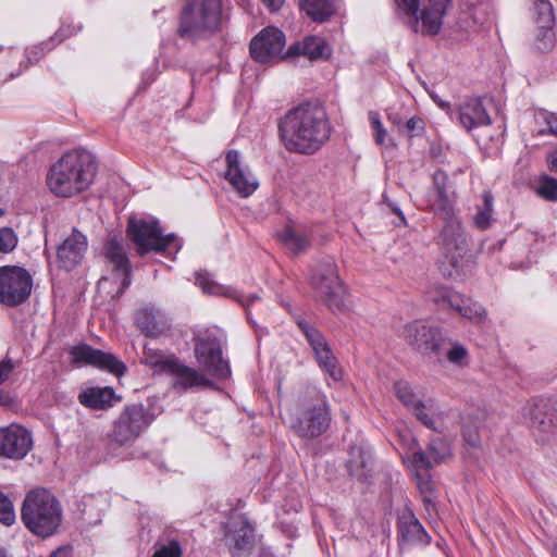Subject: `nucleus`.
Here are the masks:
<instances>
[{
    "instance_id": "nucleus-62",
    "label": "nucleus",
    "mask_w": 557,
    "mask_h": 557,
    "mask_svg": "<svg viewBox=\"0 0 557 557\" xmlns=\"http://www.w3.org/2000/svg\"><path fill=\"white\" fill-rule=\"evenodd\" d=\"M389 120L397 126L401 124V119L397 114H389Z\"/></svg>"
},
{
    "instance_id": "nucleus-55",
    "label": "nucleus",
    "mask_w": 557,
    "mask_h": 557,
    "mask_svg": "<svg viewBox=\"0 0 557 557\" xmlns=\"http://www.w3.org/2000/svg\"><path fill=\"white\" fill-rule=\"evenodd\" d=\"M424 121L419 116L407 120L405 127L410 136L420 135L424 131Z\"/></svg>"
},
{
    "instance_id": "nucleus-41",
    "label": "nucleus",
    "mask_w": 557,
    "mask_h": 557,
    "mask_svg": "<svg viewBox=\"0 0 557 557\" xmlns=\"http://www.w3.org/2000/svg\"><path fill=\"white\" fill-rule=\"evenodd\" d=\"M369 121L373 131V138L376 145L386 147L387 143H393V139L388 136L386 128L383 126L380 115L375 111L369 112Z\"/></svg>"
},
{
    "instance_id": "nucleus-14",
    "label": "nucleus",
    "mask_w": 557,
    "mask_h": 557,
    "mask_svg": "<svg viewBox=\"0 0 557 557\" xmlns=\"http://www.w3.org/2000/svg\"><path fill=\"white\" fill-rule=\"evenodd\" d=\"M69 355L71 362L78 367L90 366L117 377L125 375L127 372L126 364L112 352L94 348L86 343L71 347Z\"/></svg>"
},
{
    "instance_id": "nucleus-25",
    "label": "nucleus",
    "mask_w": 557,
    "mask_h": 557,
    "mask_svg": "<svg viewBox=\"0 0 557 557\" xmlns=\"http://www.w3.org/2000/svg\"><path fill=\"white\" fill-rule=\"evenodd\" d=\"M77 398L81 405L91 410H107L122 400V396L111 386L88 387L82 391Z\"/></svg>"
},
{
    "instance_id": "nucleus-3",
    "label": "nucleus",
    "mask_w": 557,
    "mask_h": 557,
    "mask_svg": "<svg viewBox=\"0 0 557 557\" xmlns=\"http://www.w3.org/2000/svg\"><path fill=\"white\" fill-rule=\"evenodd\" d=\"M62 508L55 496L44 487L29 491L22 504L21 520L34 535L47 539L62 522Z\"/></svg>"
},
{
    "instance_id": "nucleus-52",
    "label": "nucleus",
    "mask_w": 557,
    "mask_h": 557,
    "mask_svg": "<svg viewBox=\"0 0 557 557\" xmlns=\"http://www.w3.org/2000/svg\"><path fill=\"white\" fill-rule=\"evenodd\" d=\"M144 355L146 359V363L152 367H159L161 371L166 372V368L163 364L164 361L170 359H176V357H164L162 354H159L147 346L144 347Z\"/></svg>"
},
{
    "instance_id": "nucleus-48",
    "label": "nucleus",
    "mask_w": 557,
    "mask_h": 557,
    "mask_svg": "<svg viewBox=\"0 0 557 557\" xmlns=\"http://www.w3.org/2000/svg\"><path fill=\"white\" fill-rule=\"evenodd\" d=\"M17 245V236L11 227L0 228V252H11Z\"/></svg>"
},
{
    "instance_id": "nucleus-33",
    "label": "nucleus",
    "mask_w": 557,
    "mask_h": 557,
    "mask_svg": "<svg viewBox=\"0 0 557 557\" xmlns=\"http://www.w3.org/2000/svg\"><path fill=\"white\" fill-rule=\"evenodd\" d=\"M315 359L320 368L326 372L334 381L343 379V370L338 364L337 358L334 356L330 345L314 351Z\"/></svg>"
},
{
    "instance_id": "nucleus-31",
    "label": "nucleus",
    "mask_w": 557,
    "mask_h": 557,
    "mask_svg": "<svg viewBox=\"0 0 557 557\" xmlns=\"http://www.w3.org/2000/svg\"><path fill=\"white\" fill-rule=\"evenodd\" d=\"M277 238L294 256L305 252L311 245V238L307 234L288 225L277 233Z\"/></svg>"
},
{
    "instance_id": "nucleus-27",
    "label": "nucleus",
    "mask_w": 557,
    "mask_h": 557,
    "mask_svg": "<svg viewBox=\"0 0 557 557\" xmlns=\"http://www.w3.org/2000/svg\"><path fill=\"white\" fill-rule=\"evenodd\" d=\"M397 530L400 540L408 544L429 545L431 536L424 530L423 525L416 518L411 510L404 512L397 522Z\"/></svg>"
},
{
    "instance_id": "nucleus-6",
    "label": "nucleus",
    "mask_w": 557,
    "mask_h": 557,
    "mask_svg": "<svg viewBox=\"0 0 557 557\" xmlns=\"http://www.w3.org/2000/svg\"><path fill=\"white\" fill-rule=\"evenodd\" d=\"M332 412L326 396L320 391L307 389L290 422L292 430L304 440L318 438L330 429Z\"/></svg>"
},
{
    "instance_id": "nucleus-35",
    "label": "nucleus",
    "mask_w": 557,
    "mask_h": 557,
    "mask_svg": "<svg viewBox=\"0 0 557 557\" xmlns=\"http://www.w3.org/2000/svg\"><path fill=\"white\" fill-rule=\"evenodd\" d=\"M135 324L148 337H158L162 333V327L158 322L152 310L140 309L135 317Z\"/></svg>"
},
{
    "instance_id": "nucleus-8",
    "label": "nucleus",
    "mask_w": 557,
    "mask_h": 557,
    "mask_svg": "<svg viewBox=\"0 0 557 557\" xmlns=\"http://www.w3.org/2000/svg\"><path fill=\"white\" fill-rule=\"evenodd\" d=\"M126 236L134 245L139 257L150 252L163 253L170 248H181L175 234L164 235L160 222L156 219L146 220L132 216L127 221Z\"/></svg>"
},
{
    "instance_id": "nucleus-47",
    "label": "nucleus",
    "mask_w": 557,
    "mask_h": 557,
    "mask_svg": "<svg viewBox=\"0 0 557 557\" xmlns=\"http://www.w3.org/2000/svg\"><path fill=\"white\" fill-rule=\"evenodd\" d=\"M15 520L13 504L10 498L0 492V522L11 525Z\"/></svg>"
},
{
    "instance_id": "nucleus-34",
    "label": "nucleus",
    "mask_w": 557,
    "mask_h": 557,
    "mask_svg": "<svg viewBox=\"0 0 557 557\" xmlns=\"http://www.w3.org/2000/svg\"><path fill=\"white\" fill-rule=\"evenodd\" d=\"M483 203L478 207V211L473 216V224L480 231H485L492 226L493 222V202L494 197L490 190L482 194Z\"/></svg>"
},
{
    "instance_id": "nucleus-15",
    "label": "nucleus",
    "mask_w": 557,
    "mask_h": 557,
    "mask_svg": "<svg viewBox=\"0 0 557 557\" xmlns=\"http://www.w3.org/2000/svg\"><path fill=\"white\" fill-rule=\"evenodd\" d=\"M529 425L541 433H557V399L535 397L523 407Z\"/></svg>"
},
{
    "instance_id": "nucleus-37",
    "label": "nucleus",
    "mask_w": 557,
    "mask_h": 557,
    "mask_svg": "<svg viewBox=\"0 0 557 557\" xmlns=\"http://www.w3.org/2000/svg\"><path fill=\"white\" fill-rule=\"evenodd\" d=\"M444 357L447 361L458 368H467L470 363V356L468 349L459 342H453L449 338V344L445 349Z\"/></svg>"
},
{
    "instance_id": "nucleus-44",
    "label": "nucleus",
    "mask_w": 557,
    "mask_h": 557,
    "mask_svg": "<svg viewBox=\"0 0 557 557\" xmlns=\"http://www.w3.org/2000/svg\"><path fill=\"white\" fill-rule=\"evenodd\" d=\"M183 549L178 541L171 540L168 543L160 541L154 544V553L151 557H182Z\"/></svg>"
},
{
    "instance_id": "nucleus-1",
    "label": "nucleus",
    "mask_w": 557,
    "mask_h": 557,
    "mask_svg": "<svg viewBox=\"0 0 557 557\" xmlns=\"http://www.w3.org/2000/svg\"><path fill=\"white\" fill-rule=\"evenodd\" d=\"M332 125L323 107H293L278 122L280 138L289 152L313 154L324 146Z\"/></svg>"
},
{
    "instance_id": "nucleus-17",
    "label": "nucleus",
    "mask_w": 557,
    "mask_h": 557,
    "mask_svg": "<svg viewBox=\"0 0 557 557\" xmlns=\"http://www.w3.org/2000/svg\"><path fill=\"white\" fill-rule=\"evenodd\" d=\"M33 448L32 433L24 426L11 424L0 428V457L23 459Z\"/></svg>"
},
{
    "instance_id": "nucleus-42",
    "label": "nucleus",
    "mask_w": 557,
    "mask_h": 557,
    "mask_svg": "<svg viewBox=\"0 0 557 557\" xmlns=\"http://www.w3.org/2000/svg\"><path fill=\"white\" fill-rule=\"evenodd\" d=\"M537 27L553 26V7L548 0H536L534 3Z\"/></svg>"
},
{
    "instance_id": "nucleus-2",
    "label": "nucleus",
    "mask_w": 557,
    "mask_h": 557,
    "mask_svg": "<svg viewBox=\"0 0 557 557\" xmlns=\"http://www.w3.org/2000/svg\"><path fill=\"white\" fill-rule=\"evenodd\" d=\"M94 156L85 149L64 152L47 174V186L61 198H71L87 190L97 174Z\"/></svg>"
},
{
    "instance_id": "nucleus-46",
    "label": "nucleus",
    "mask_w": 557,
    "mask_h": 557,
    "mask_svg": "<svg viewBox=\"0 0 557 557\" xmlns=\"http://www.w3.org/2000/svg\"><path fill=\"white\" fill-rule=\"evenodd\" d=\"M416 481L417 487L423 495V500L429 502V497L433 494V483L431 481V475L429 474V471L416 470Z\"/></svg>"
},
{
    "instance_id": "nucleus-54",
    "label": "nucleus",
    "mask_w": 557,
    "mask_h": 557,
    "mask_svg": "<svg viewBox=\"0 0 557 557\" xmlns=\"http://www.w3.org/2000/svg\"><path fill=\"white\" fill-rule=\"evenodd\" d=\"M15 368L16 364L14 360L9 357H5L2 361H0V385L10 379Z\"/></svg>"
},
{
    "instance_id": "nucleus-12",
    "label": "nucleus",
    "mask_w": 557,
    "mask_h": 557,
    "mask_svg": "<svg viewBox=\"0 0 557 557\" xmlns=\"http://www.w3.org/2000/svg\"><path fill=\"white\" fill-rule=\"evenodd\" d=\"M33 277L23 267H0V304L15 308L26 302L32 294Z\"/></svg>"
},
{
    "instance_id": "nucleus-58",
    "label": "nucleus",
    "mask_w": 557,
    "mask_h": 557,
    "mask_svg": "<svg viewBox=\"0 0 557 557\" xmlns=\"http://www.w3.org/2000/svg\"><path fill=\"white\" fill-rule=\"evenodd\" d=\"M15 404V399L8 393L0 389V406L11 408Z\"/></svg>"
},
{
    "instance_id": "nucleus-63",
    "label": "nucleus",
    "mask_w": 557,
    "mask_h": 557,
    "mask_svg": "<svg viewBox=\"0 0 557 557\" xmlns=\"http://www.w3.org/2000/svg\"><path fill=\"white\" fill-rule=\"evenodd\" d=\"M392 210L394 213H396L400 218L403 223L406 222L404 213L398 208L394 207Z\"/></svg>"
},
{
    "instance_id": "nucleus-43",
    "label": "nucleus",
    "mask_w": 557,
    "mask_h": 557,
    "mask_svg": "<svg viewBox=\"0 0 557 557\" xmlns=\"http://www.w3.org/2000/svg\"><path fill=\"white\" fill-rule=\"evenodd\" d=\"M63 39L64 37L61 34L57 33L48 41H44L24 51L32 57L33 64L35 62H38L47 51H50L55 45L60 44Z\"/></svg>"
},
{
    "instance_id": "nucleus-57",
    "label": "nucleus",
    "mask_w": 557,
    "mask_h": 557,
    "mask_svg": "<svg viewBox=\"0 0 557 557\" xmlns=\"http://www.w3.org/2000/svg\"><path fill=\"white\" fill-rule=\"evenodd\" d=\"M546 163L550 172L557 173V145L547 152Z\"/></svg>"
},
{
    "instance_id": "nucleus-49",
    "label": "nucleus",
    "mask_w": 557,
    "mask_h": 557,
    "mask_svg": "<svg viewBox=\"0 0 557 557\" xmlns=\"http://www.w3.org/2000/svg\"><path fill=\"white\" fill-rule=\"evenodd\" d=\"M197 282L205 293L208 294H225L226 296L233 297L232 292L223 286L210 281L206 275L198 274Z\"/></svg>"
},
{
    "instance_id": "nucleus-59",
    "label": "nucleus",
    "mask_w": 557,
    "mask_h": 557,
    "mask_svg": "<svg viewBox=\"0 0 557 557\" xmlns=\"http://www.w3.org/2000/svg\"><path fill=\"white\" fill-rule=\"evenodd\" d=\"M50 557H72V548L70 546L59 547Z\"/></svg>"
},
{
    "instance_id": "nucleus-40",
    "label": "nucleus",
    "mask_w": 557,
    "mask_h": 557,
    "mask_svg": "<svg viewBox=\"0 0 557 557\" xmlns=\"http://www.w3.org/2000/svg\"><path fill=\"white\" fill-rule=\"evenodd\" d=\"M394 392L396 397L401 401V404L409 410H411L417 403H421V399L416 397L411 386L406 381H397L394 384Z\"/></svg>"
},
{
    "instance_id": "nucleus-24",
    "label": "nucleus",
    "mask_w": 557,
    "mask_h": 557,
    "mask_svg": "<svg viewBox=\"0 0 557 557\" xmlns=\"http://www.w3.org/2000/svg\"><path fill=\"white\" fill-rule=\"evenodd\" d=\"M166 373L176 376L175 385L186 391L197 386H211L213 383L197 370L185 366L178 358L170 359L163 362Z\"/></svg>"
},
{
    "instance_id": "nucleus-23",
    "label": "nucleus",
    "mask_w": 557,
    "mask_h": 557,
    "mask_svg": "<svg viewBox=\"0 0 557 557\" xmlns=\"http://www.w3.org/2000/svg\"><path fill=\"white\" fill-rule=\"evenodd\" d=\"M227 170L225 178L243 196H250L258 187V183L250 181L239 165V153L237 150H228L225 156Z\"/></svg>"
},
{
    "instance_id": "nucleus-5",
    "label": "nucleus",
    "mask_w": 557,
    "mask_h": 557,
    "mask_svg": "<svg viewBox=\"0 0 557 557\" xmlns=\"http://www.w3.org/2000/svg\"><path fill=\"white\" fill-rule=\"evenodd\" d=\"M438 238L445 257V262L441 267L443 275L453 280L471 275L475 269V259L469 249L461 223H445Z\"/></svg>"
},
{
    "instance_id": "nucleus-28",
    "label": "nucleus",
    "mask_w": 557,
    "mask_h": 557,
    "mask_svg": "<svg viewBox=\"0 0 557 557\" xmlns=\"http://www.w3.org/2000/svg\"><path fill=\"white\" fill-rule=\"evenodd\" d=\"M371 465L372 457L369 450L358 444L350 445L345 466L351 478L367 482L371 475Z\"/></svg>"
},
{
    "instance_id": "nucleus-53",
    "label": "nucleus",
    "mask_w": 557,
    "mask_h": 557,
    "mask_svg": "<svg viewBox=\"0 0 557 557\" xmlns=\"http://www.w3.org/2000/svg\"><path fill=\"white\" fill-rule=\"evenodd\" d=\"M536 119L543 121L547 125V132L552 135L557 136V114L549 112L545 109H541L536 113Z\"/></svg>"
},
{
    "instance_id": "nucleus-32",
    "label": "nucleus",
    "mask_w": 557,
    "mask_h": 557,
    "mask_svg": "<svg viewBox=\"0 0 557 557\" xmlns=\"http://www.w3.org/2000/svg\"><path fill=\"white\" fill-rule=\"evenodd\" d=\"M458 119L467 131L491 124L484 107H458Z\"/></svg>"
},
{
    "instance_id": "nucleus-56",
    "label": "nucleus",
    "mask_w": 557,
    "mask_h": 557,
    "mask_svg": "<svg viewBox=\"0 0 557 557\" xmlns=\"http://www.w3.org/2000/svg\"><path fill=\"white\" fill-rule=\"evenodd\" d=\"M462 437L465 442L471 447H478L480 445V435L476 430L466 426L462 429Z\"/></svg>"
},
{
    "instance_id": "nucleus-60",
    "label": "nucleus",
    "mask_w": 557,
    "mask_h": 557,
    "mask_svg": "<svg viewBox=\"0 0 557 557\" xmlns=\"http://www.w3.org/2000/svg\"><path fill=\"white\" fill-rule=\"evenodd\" d=\"M271 11L275 12L281 9L284 0H261Z\"/></svg>"
},
{
    "instance_id": "nucleus-38",
    "label": "nucleus",
    "mask_w": 557,
    "mask_h": 557,
    "mask_svg": "<svg viewBox=\"0 0 557 557\" xmlns=\"http://www.w3.org/2000/svg\"><path fill=\"white\" fill-rule=\"evenodd\" d=\"M297 325L306 336V339L312 348L313 352L329 345L325 336L308 321L298 320Z\"/></svg>"
},
{
    "instance_id": "nucleus-50",
    "label": "nucleus",
    "mask_w": 557,
    "mask_h": 557,
    "mask_svg": "<svg viewBox=\"0 0 557 557\" xmlns=\"http://www.w3.org/2000/svg\"><path fill=\"white\" fill-rule=\"evenodd\" d=\"M410 411L424 426L432 431L437 430L435 426V421L432 416L426 412V405L423 401L417 403Z\"/></svg>"
},
{
    "instance_id": "nucleus-11",
    "label": "nucleus",
    "mask_w": 557,
    "mask_h": 557,
    "mask_svg": "<svg viewBox=\"0 0 557 557\" xmlns=\"http://www.w3.org/2000/svg\"><path fill=\"white\" fill-rule=\"evenodd\" d=\"M398 11L408 16L411 28L417 32L421 18L423 33L436 35L451 0H395Z\"/></svg>"
},
{
    "instance_id": "nucleus-16",
    "label": "nucleus",
    "mask_w": 557,
    "mask_h": 557,
    "mask_svg": "<svg viewBox=\"0 0 557 557\" xmlns=\"http://www.w3.org/2000/svg\"><path fill=\"white\" fill-rule=\"evenodd\" d=\"M285 46V35L276 27H265L250 42V54L260 63H268L274 59L284 60L282 54Z\"/></svg>"
},
{
    "instance_id": "nucleus-64",
    "label": "nucleus",
    "mask_w": 557,
    "mask_h": 557,
    "mask_svg": "<svg viewBox=\"0 0 557 557\" xmlns=\"http://www.w3.org/2000/svg\"><path fill=\"white\" fill-rule=\"evenodd\" d=\"M0 557H7V555L3 550H0Z\"/></svg>"
},
{
    "instance_id": "nucleus-30",
    "label": "nucleus",
    "mask_w": 557,
    "mask_h": 557,
    "mask_svg": "<svg viewBox=\"0 0 557 557\" xmlns=\"http://www.w3.org/2000/svg\"><path fill=\"white\" fill-rule=\"evenodd\" d=\"M302 11L313 21L323 23L337 12L336 0H299Z\"/></svg>"
},
{
    "instance_id": "nucleus-10",
    "label": "nucleus",
    "mask_w": 557,
    "mask_h": 557,
    "mask_svg": "<svg viewBox=\"0 0 557 557\" xmlns=\"http://www.w3.org/2000/svg\"><path fill=\"white\" fill-rule=\"evenodd\" d=\"M310 285L317 299L321 300L333 312L346 310V286L342 282L337 265L333 259L326 258L318 261L310 275Z\"/></svg>"
},
{
    "instance_id": "nucleus-29",
    "label": "nucleus",
    "mask_w": 557,
    "mask_h": 557,
    "mask_svg": "<svg viewBox=\"0 0 557 557\" xmlns=\"http://www.w3.org/2000/svg\"><path fill=\"white\" fill-rule=\"evenodd\" d=\"M226 540L233 553L250 549L253 546L255 528L246 517H242L239 525L226 534Z\"/></svg>"
},
{
    "instance_id": "nucleus-4",
    "label": "nucleus",
    "mask_w": 557,
    "mask_h": 557,
    "mask_svg": "<svg viewBox=\"0 0 557 557\" xmlns=\"http://www.w3.org/2000/svg\"><path fill=\"white\" fill-rule=\"evenodd\" d=\"M222 0H186L180 16L177 35L184 39L210 36L223 23Z\"/></svg>"
},
{
    "instance_id": "nucleus-18",
    "label": "nucleus",
    "mask_w": 557,
    "mask_h": 557,
    "mask_svg": "<svg viewBox=\"0 0 557 557\" xmlns=\"http://www.w3.org/2000/svg\"><path fill=\"white\" fill-rule=\"evenodd\" d=\"M434 198L430 207L436 216L445 223L458 221L454 210L455 191H449V178L445 171L436 170L433 174Z\"/></svg>"
},
{
    "instance_id": "nucleus-61",
    "label": "nucleus",
    "mask_w": 557,
    "mask_h": 557,
    "mask_svg": "<svg viewBox=\"0 0 557 557\" xmlns=\"http://www.w3.org/2000/svg\"><path fill=\"white\" fill-rule=\"evenodd\" d=\"M239 302L243 304V306H246L248 307L250 302H252L255 299H258V296L257 295H252L250 296L246 301L240 298V297H237V296H234Z\"/></svg>"
},
{
    "instance_id": "nucleus-22",
    "label": "nucleus",
    "mask_w": 557,
    "mask_h": 557,
    "mask_svg": "<svg viewBox=\"0 0 557 557\" xmlns=\"http://www.w3.org/2000/svg\"><path fill=\"white\" fill-rule=\"evenodd\" d=\"M32 64V57L23 49L10 47L0 50V82L20 76Z\"/></svg>"
},
{
    "instance_id": "nucleus-20",
    "label": "nucleus",
    "mask_w": 557,
    "mask_h": 557,
    "mask_svg": "<svg viewBox=\"0 0 557 557\" xmlns=\"http://www.w3.org/2000/svg\"><path fill=\"white\" fill-rule=\"evenodd\" d=\"M103 253L107 260L113 264L114 272H121L123 278L121 287L116 293L120 297L129 287L132 282V263L125 248L117 237H111L103 246Z\"/></svg>"
},
{
    "instance_id": "nucleus-36",
    "label": "nucleus",
    "mask_w": 557,
    "mask_h": 557,
    "mask_svg": "<svg viewBox=\"0 0 557 557\" xmlns=\"http://www.w3.org/2000/svg\"><path fill=\"white\" fill-rule=\"evenodd\" d=\"M431 300L443 309H451L458 307L461 301V295L450 288L436 285L430 290Z\"/></svg>"
},
{
    "instance_id": "nucleus-9",
    "label": "nucleus",
    "mask_w": 557,
    "mask_h": 557,
    "mask_svg": "<svg viewBox=\"0 0 557 557\" xmlns=\"http://www.w3.org/2000/svg\"><path fill=\"white\" fill-rule=\"evenodd\" d=\"M403 337L407 345L421 357L438 363L443 362L449 337L438 325L414 320L404 326Z\"/></svg>"
},
{
    "instance_id": "nucleus-26",
    "label": "nucleus",
    "mask_w": 557,
    "mask_h": 557,
    "mask_svg": "<svg viewBox=\"0 0 557 557\" xmlns=\"http://www.w3.org/2000/svg\"><path fill=\"white\" fill-rule=\"evenodd\" d=\"M331 48L327 42L318 36H307L302 41L292 44L283 58L305 55L311 61L327 59L331 55Z\"/></svg>"
},
{
    "instance_id": "nucleus-51",
    "label": "nucleus",
    "mask_w": 557,
    "mask_h": 557,
    "mask_svg": "<svg viewBox=\"0 0 557 557\" xmlns=\"http://www.w3.org/2000/svg\"><path fill=\"white\" fill-rule=\"evenodd\" d=\"M453 310L458 312L461 317H465L469 320H480L483 317V312L480 307H472L467 304V301L461 296V301L458 307H453Z\"/></svg>"
},
{
    "instance_id": "nucleus-13",
    "label": "nucleus",
    "mask_w": 557,
    "mask_h": 557,
    "mask_svg": "<svg viewBox=\"0 0 557 557\" xmlns=\"http://www.w3.org/2000/svg\"><path fill=\"white\" fill-rule=\"evenodd\" d=\"M195 356L203 371L218 380H225L231 375L228 360L223 358L222 345L220 339L206 334L194 338Z\"/></svg>"
},
{
    "instance_id": "nucleus-21",
    "label": "nucleus",
    "mask_w": 557,
    "mask_h": 557,
    "mask_svg": "<svg viewBox=\"0 0 557 557\" xmlns=\"http://www.w3.org/2000/svg\"><path fill=\"white\" fill-rule=\"evenodd\" d=\"M86 249V236L77 230H73V233L58 246L57 260L59 268L66 271L74 269L83 260Z\"/></svg>"
},
{
    "instance_id": "nucleus-19",
    "label": "nucleus",
    "mask_w": 557,
    "mask_h": 557,
    "mask_svg": "<svg viewBox=\"0 0 557 557\" xmlns=\"http://www.w3.org/2000/svg\"><path fill=\"white\" fill-rule=\"evenodd\" d=\"M449 443L443 437H432L426 450L419 449L412 455V465L416 470L430 471L434 466L451 457Z\"/></svg>"
},
{
    "instance_id": "nucleus-45",
    "label": "nucleus",
    "mask_w": 557,
    "mask_h": 557,
    "mask_svg": "<svg viewBox=\"0 0 557 557\" xmlns=\"http://www.w3.org/2000/svg\"><path fill=\"white\" fill-rule=\"evenodd\" d=\"M554 42L555 35L553 32V26L539 27V33L536 35L537 50L542 52L549 51L554 47Z\"/></svg>"
},
{
    "instance_id": "nucleus-39",
    "label": "nucleus",
    "mask_w": 557,
    "mask_h": 557,
    "mask_svg": "<svg viewBox=\"0 0 557 557\" xmlns=\"http://www.w3.org/2000/svg\"><path fill=\"white\" fill-rule=\"evenodd\" d=\"M536 194L547 201H557V178L543 174L539 177Z\"/></svg>"
},
{
    "instance_id": "nucleus-7",
    "label": "nucleus",
    "mask_w": 557,
    "mask_h": 557,
    "mask_svg": "<svg viewBox=\"0 0 557 557\" xmlns=\"http://www.w3.org/2000/svg\"><path fill=\"white\" fill-rule=\"evenodd\" d=\"M153 420L154 414L141 403L126 405L106 435L108 450L115 454L121 448L132 447Z\"/></svg>"
}]
</instances>
